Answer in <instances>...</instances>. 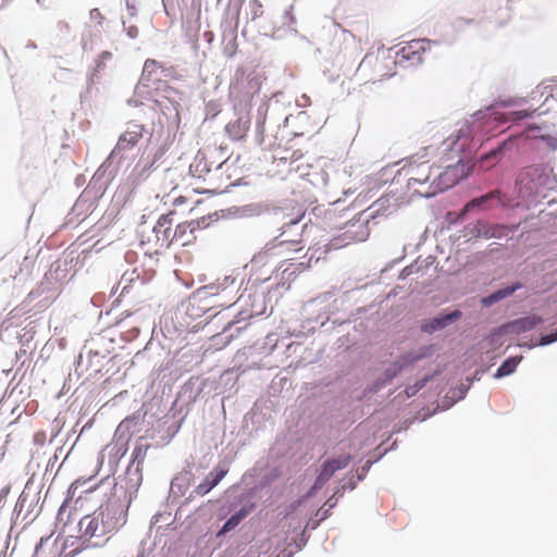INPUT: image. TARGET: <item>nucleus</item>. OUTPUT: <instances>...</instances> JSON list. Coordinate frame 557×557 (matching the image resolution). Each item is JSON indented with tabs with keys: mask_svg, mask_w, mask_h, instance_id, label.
<instances>
[{
	"mask_svg": "<svg viewBox=\"0 0 557 557\" xmlns=\"http://www.w3.org/2000/svg\"><path fill=\"white\" fill-rule=\"evenodd\" d=\"M127 512L124 503L116 497L109 498L97 511L79 520V531L86 540L103 539L125 524Z\"/></svg>",
	"mask_w": 557,
	"mask_h": 557,
	"instance_id": "obj_1",
	"label": "nucleus"
},
{
	"mask_svg": "<svg viewBox=\"0 0 557 557\" xmlns=\"http://www.w3.org/2000/svg\"><path fill=\"white\" fill-rule=\"evenodd\" d=\"M397 61L385 50L368 53L360 62L356 75L363 84H375L395 74Z\"/></svg>",
	"mask_w": 557,
	"mask_h": 557,
	"instance_id": "obj_2",
	"label": "nucleus"
},
{
	"mask_svg": "<svg viewBox=\"0 0 557 557\" xmlns=\"http://www.w3.org/2000/svg\"><path fill=\"white\" fill-rule=\"evenodd\" d=\"M260 85L257 76L245 75V71L238 69L235 82L231 84L230 92L235 98L250 101L260 91Z\"/></svg>",
	"mask_w": 557,
	"mask_h": 557,
	"instance_id": "obj_3",
	"label": "nucleus"
},
{
	"mask_svg": "<svg viewBox=\"0 0 557 557\" xmlns=\"http://www.w3.org/2000/svg\"><path fill=\"white\" fill-rule=\"evenodd\" d=\"M469 174V165L466 162L458 160L456 164L447 165L445 171L440 173L434 182H436V186L440 189H448L455 186L460 180L466 178Z\"/></svg>",
	"mask_w": 557,
	"mask_h": 557,
	"instance_id": "obj_4",
	"label": "nucleus"
},
{
	"mask_svg": "<svg viewBox=\"0 0 557 557\" xmlns=\"http://www.w3.org/2000/svg\"><path fill=\"white\" fill-rule=\"evenodd\" d=\"M432 41L428 39H414L406 42L397 52L399 61H407L410 64H419L423 54L430 51Z\"/></svg>",
	"mask_w": 557,
	"mask_h": 557,
	"instance_id": "obj_5",
	"label": "nucleus"
},
{
	"mask_svg": "<svg viewBox=\"0 0 557 557\" xmlns=\"http://www.w3.org/2000/svg\"><path fill=\"white\" fill-rule=\"evenodd\" d=\"M351 461L350 455H343L337 458H333L329 461H326L320 473L318 474L315 482L312 486L313 490L321 488L327 481L331 480V478L334 475V473L337 470L346 468Z\"/></svg>",
	"mask_w": 557,
	"mask_h": 557,
	"instance_id": "obj_6",
	"label": "nucleus"
},
{
	"mask_svg": "<svg viewBox=\"0 0 557 557\" xmlns=\"http://www.w3.org/2000/svg\"><path fill=\"white\" fill-rule=\"evenodd\" d=\"M403 170L408 177V185L416 186L424 184L431 178L432 164L429 161L421 163L410 162Z\"/></svg>",
	"mask_w": 557,
	"mask_h": 557,
	"instance_id": "obj_7",
	"label": "nucleus"
},
{
	"mask_svg": "<svg viewBox=\"0 0 557 557\" xmlns=\"http://www.w3.org/2000/svg\"><path fill=\"white\" fill-rule=\"evenodd\" d=\"M173 212H170L168 214H162L154 227L153 232L157 237V243L160 248H169L173 244V232L171 226L173 223L172 219Z\"/></svg>",
	"mask_w": 557,
	"mask_h": 557,
	"instance_id": "obj_8",
	"label": "nucleus"
},
{
	"mask_svg": "<svg viewBox=\"0 0 557 557\" xmlns=\"http://www.w3.org/2000/svg\"><path fill=\"white\" fill-rule=\"evenodd\" d=\"M143 138V127L134 125L132 129L125 131L119 138L115 151H127L133 149Z\"/></svg>",
	"mask_w": 557,
	"mask_h": 557,
	"instance_id": "obj_9",
	"label": "nucleus"
},
{
	"mask_svg": "<svg viewBox=\"0 0 557 557\" xmlns=\"http://www.w3.org/2000/svg\"><path fill=\"white\" fill-rule=\"evenodd\" d=\"M250 126V117L248 114L238 116L236 120L230 121L226 124L225 131L228 136L234 140L245 138Z\"/></svg>",
	"mask_w": 557,
	"mask_h": 557,
	"instance_id": "obj_10",
	"label": "nucleus"
},
{
	"mask_svg": "<svg viewBox=\"0 0 557 557\" xmlns=\"http://www.w3.org/2000/svg\"><path fill=\"white\" fill-rule=\"evenodd\" d=\"M226 469L216 468L213 472L209 473L206 476L203 482L196 486L194 493L198 496H205L221 482V480L226 475Z\"/></svg>",
	"mask_w": 557,
	"mask_h": 557,
	"instance_id": "obj_11",
	"label": "nucleus"
},
{
	"mask_svg": "<svg viewBox=\"0 0 557 557\" xmlns=\"http://www.w3.org/2000/svg\"><path fill=\"white\" fill-rule=\"evenodd\" d=\"M238 52L237 33L235 29L224 32L222 35V53L227 59H233Z\"/></svg>",
	"mask_w": 557,
	"mask_h": 557,
	"instance_id": "obj_12",
	"label": "nucleus"
},
{
	"mask_svg": "<svg viewBox=\"0 0 557 557\" xmlns=\"http://www.w3.org/2000/svg\"><path fill=\"white\" fill-rule=\"evenodd\" d=\"M194 227L190 223H180L173 232V244L187 246L194 240Z\"/></svg>",
	"mask_w": 557,
	"mask_h": 557,
	"instance_id": "obj_13",
	"label": "nucleus"
},
{
	"mask_svg": "<svg viewBox=\"0 0 557 557\" xmlns=\"http://www.w3.org/2000/svg\"><path fill=\"white\" fill-rule=\"evenodd\" d=\"M521 287L520 284H516V285H512V286H508V287H505V288H502L491 295H488L487 297H484L482 299V304L483 306L487 307V306H492L493 304L510 296L511 294H513L517 289H519Z\"/></svg>",
	"mask_w": 557,
	"mask_h": 557,
	"instance_id": "obj_14",
	"label": "nucleus"
},
{
	"mask_svg": "<svg viewBox=\"0 0 557 557\" xmlns=\"http://www.w3.org/2000/svg\"><path fill=\"white\" fill-rule=\"evenodd\" d=\"M494 199H497L500 201L499 190H493V191L487 193L484 196L472 199L465 206L463 211L469 212L472 209H474L476 207H482V206L486 205L488 201L494 200Z\"/></svg>",
	"mask_w": 557,
	"mask_h": 557,
	"instance_id": "obj_15",
	"label": "nucleus"
},
{
	"mask_svg": "<svg viewBox=\"0 0 557 557\" xmlns=\"http://www.w3.org/2000/svg\"><path fill=\"white\" fill-rule=\"evenodd\" d=\"M520 360H521V358H516V357L508 358L497 369L495 376L496 377H502V376H506V375L511 374L512 372H515V370H516L517 366L519 364Z\"/></svg>",
	"mask_w": 557,
	"mask_h": 557,
	"instance_id": "obj_16",
	"label": "nucleus"
},
{
	"mask_svg": "<svg viewBox=\"0 0 557 557\" xmlns=\"http://www.w3.org/2000/svg\"><path fill=\"white\" fill-rule=\"evenodd\" d=\"M459 317H460V312L455 311L451 314H447L443 318H436L433 321L432 327L433 329H442L445 325H447L448 322L454 321V320L458 319Z\"/></svg>",
	"mask_w": 557,
	"mask_h": 557,
	"instance_id": "obj_17",
	"label": "nucleus"
},
{
	"mask_svg": "<svg viewBox=\"0 0 557 557\" xmlns=\"http://www.w3.org/2000/svg\"><path fill=\"white\" fill-rule=\"evenodd\" d=\"M491 225L483 221H478L470 231V234L474 237H484V233H488Z\"/></svg>",
	"mask_w": 557,
	"mask_h": 557,
	"instance_id": "obj_18",
	"label": "nucleus"
},
{
	"mask_svg": "<svg viewBox=\"0 0 557 557\" xmlns=\"http://www.w3.org/2000/svg\"><path fill=\"white\" fill-rule=\"evenodd\" d=\"M488 233H484V238H500L507 234V228L503 225H491Z\"/></svg>",
	"mask_w": 557,
	"mask_h": 557,
	"instance_id": "obj_19",
	"label": "nucleus"
},
{
	"mask_svg": "<svg viewBox=\"0 0 557 557\" xmlns=\"http://www.w3.org/2000/svg\"><path fill=\"white\" fill-rule=\"evenodd\" d=\"M542 322V319L541 318H537V317H530V318H525V319H522V320H518L515 322L516 325H520L521 329L523 330H530L532 327H534L536 324L541 323Z\"/></svg>",
	"mask_w": 557,
	"mask_h": 557,
	"instance_id": "obj_20",
	"label": "nucleus"
},
{
	"mask_svg": "<svg viewBox=\"0 0 557 557\" xmlns=\"http://www.w3.org/2000/svg\"><path fill=\"white\" fill-rule=\"evenodd\" d=\"M300 244L299 240H288L282 239L278 244L280 247H284L285 250H293L295 252L301 251L304 247H298Z\"/></svg>",
	"mask_w": 557,
	"mask_h": 557,
	"instance_id": "obj_21",
	"label": "nucleus"
},
{
	"mask_svg": "<svg viewBox=\"0 0 557 557\" xmlns=\"http://www.w3.org/2000/svg\"><path fill=\"white\" fill-rule=\"evenodd\" d=\"M534 111L535 110H533L532 112H529L528 110L512 111V112L508 113L507 120L508 121L522 120V119L531 116Z\"/></svg>",
	"mask_w": 557,
	"mask_h": 557,
	"instance_id": "obj_22",
	"label": "nucleus"
},
{
	"mask_svg": "<svg viewBox=\"0 0 557 557\" xmlns=\"http://www.w3.org/2000/svg\"><path fill=\"white\" fill-rule=\"evenodd\" d=\"M252 18L260 17L263 14V7L260 1L252 0L250 2Z\"/></svg>",
	"mask_w": 557,
	"mask_h": 557,
	"instance_id": "obj_23",
	"label": "nucleus"
},
{
	"mask_svg": "<svg viewBox=\"0 0 557 557\" xmlns=\"http://www.w3.org/2000/svg\"><path fill=\"white\" fill-rule=\"evenodd\" d=\"M428 381H429V377L426 376V377L420 380L419 382H417V384L414 386L407 387L406 388L407 396L414 395L419 389L424 387V385L426 384Z\"/></svg>",
	"mask_w": 557,
	"mask_h": 557,
	"instance_id": "obj_24",
	"label": "nucleus"
},
{
	"mask_svg": "<svg viewBox=\"0 0 557 557\" xmlns=\"http://www.w3.org/2000/svg\"><path fill=\"white\" fill-rule=\"evenodd\" d=\"M69 513H67V500H65L61 507L59 508V512H58V521L59 522H64V524L67 523V520H69Z\"/></svg>",
	"mask_w": 557,
	"mask_h": 557,
	"instance_id": "obj_25",
	"label": "nucleus"
},
{
	"mask_svg": "<svg viewBox=\"0 0 557 557\" xmlns=\"http://www.w3.org/2000/svg\"><path fill=\"white\" fill-rule=\"evenodd\" d=\"M239 524L237 517H231L223 525L222 532H228Z\"/></svg>",
	"mask_w": 557,
	"mask_h": 557,
	"instance_id": "obj_26",
	"label": "nucleus"
},
{
	"mask_svg": "<svg viewBox=\"0 0 557 557\" xmlns=\"http://www.w3.org/2000/svg\"><path fill=\"white\" fill-rule=\"evenodd\" d=\"M557 341V331L555 333L542 336L540 344L541 345H548Z\"/></svg>",
	"mask_w": 557,
	"mask_h": 557,
	"instance_id": "obj_27",
	"label": "nucleus"
},
{
	"mask_svg": "<svg viewBox=\"0 0 557 557\" xmlns=\"http://www.w3.org/2000/svg\"><path fill=\"white\" fill-rule=\"evenodd\" d=\"M112 58V53L109 51H103L99 54L97 66L100 69L106 61L110 60Z\"/></svg>",
	"mask_w": 557,
	"mask_h": 557,
	"instance_id": "obj_28",
	"label": "nucleus"
},
{
	"mask_svg": "<svg viewBox=\"0 0 557 557\" xmlns=\"http://www.w3.org/2000/svg\"><path fill=\"white\" fill-rule=\"evenodd\" d=\"M422 357H423V355H414V356L409 355L408 357H404V358L401 359V364H400V367L408 366V364H410V363H412V362H414V361L419 360V359H420V358H422Z\"/></svg>",
	"mask_w": 557,
	"mask_h": 557,
	"instance_id": "obj_29",
	"label": "nucleus"
},
{
	"mask_svg": "<svg viewBox=\"0 0 557 557\" xmlns=\"http://www.w3.org/2000/svg\"><path fill=\"white\" fill-rule=\"evenodd\" d=\"M89 14L90 18L97 21L99 24H101L104 18L99 9H92Z\"/></svg>",
	"mask_w": 557,
	"mask_h": 557,
	"instance_id": "obj_30",
	"label": "nucleus"
},
{
	"mask_svg": "<svg viewBox=\"0 0 557 557\" xmlns=\"http://www.w3.org/2000/svg\"><path fill=\"white\" fill-rule=\"evenodd\" d=\"M88 481H81V480H76L74 483H72V485L70 486V490L69 492L71 493L72 496L75 495L76 491L82 486L84 485L85 483H87Z\"/></svg>",
	"mask_w": 557,
	"mask_h": 557,
	"instance_id": "obj_31",
	"label": "nucleus"
},
{
	"mask_svg": "<svg viewBox=\"0 0 557 557\" xmlns=\"http://www.w3.org/2000/svg\"><path fill=\"white\" fill-rule=\"evenodd\" d=\"M158 66L157 61L154 60H147L144 64V72H152Z\"/></svg>",
	"mask_w": 557,
	"mask_h": 557,
	"instance_id": "obj_32",
	"label": "nucleus"
},
{
	"mask_svg": "<svg viewBox=\"0 0 557 557\" xmlns=\"http://www.w3.org/2000/svg\"><path fill=\"white\" fill-rule=\"evenodd\" d=\"M126 33L128 35L129 38H136L139 34V30H138V27L135 26V25H129L128 27H126Z\"/></svg>",
	"mask_w": 557,
	"mask_h": 557,
	"instance_id": "obj_33",
	"label": "nucleus"
},
{
	"mask_svg": "<svg viewBox=\"0 0 557 557\" xmlns=\"http://www.w3.org/2000/svg\"><path fill=\"white\" fill-rule=\"evenodd\" d=\"M499 151L498 150H494L492 151L491 153H487L485 154L483 158H482V161L484 160H488L491 158H496L498 156Z\"/></svg>",
	"mask_w": 557,
	"mask_h": 557,
	"instance_id": "obj_34",
	"label": "nucleus"
},
{
	"mask_svg": "<svg viewBox=\"0 0 557 557\" xmlns=\"http://www.w3.org/2000/svg\"><path fill=\"white\" fill-rule=\"evenodd\" d=\"M233 517H237V520L240 523V521L246 517V511L242 509L235 515H233Z\"/></svg>",
	"mask_w": 557,
	"mask_h": 557,
	"instance_id": "obj_35",
	"label": "nucleus"
},
{
	"mask_svg": "<svg viewBox=\"0 0 557 557\" xmlns=\"http://www.w3.org/2000/svg\"><path fill=\"white\" fill-rule=\"evenodd\" d=\"M233 517H237V520L240 523V521L246 517V511L242 509L235 515H233Z\"/></svg>",
	"mask_w": 557,
	"mask_h": 557,
	"instance_id": "obj_36",
	"label": "nucleus"
},
{
	"mask_svg": "<svg viewBox=\"0 0 557 557\" xmlns=\"http://www.w3.org/2000/svg\"><path fill=\"white\" fill-rule=\"evenodd\" d=\"M233 517H237V520L240 523V521L246 517V511L242 509L235 515H233Z\"/></svg>",
	"mask_w": 557,
	"mask_h": 557,
	"instance_id": "obj_37",
	"label": "nucleus"
},
{
	"mask_svg": "<svg viewBox=\"0 0 557 557\" xmlns=\"http://www.w3.org/2000/svg\"><path fill=\"white\" fill-rule=\"evenodd\" d=\"M201 164H202V159H197L196 163L193 164L190 168H191V170L194 169L195 172H198V170L201 166Z\"/></svg>",
	"mask_w": 557,
	"mask_h": 557,
	"instance_id": "obj_38",
	"label": "nucleus"
},
{
	"mask_svg": "<svg viewBox=\"0 0 557 557\" xmlns=\"http://www.w3.org/2000/svg\"><path fill=\"white\" fill-rule=\"evenodd\" d=\"M458 139H459V136H457L455 139H453L451 145H455Z\"/></svg>",
	"mask_w": 557,
	"mask_h": 557,
	"instance_id": "obj_39",
	"label": "nucleus"
},
{
	"mask_svg": "<svg viewBox=\"0 0 557 557\" xmlns=\"http://www.w3.org/2000/svg\"><path fill=\"white\" fill-rule=\"evenodd\" d=\"M544 89H548V86H544ZM549 96H553L552 95V88L549 87Z\"/></svg>",
	"mask_w": 557,
	"mask_h": 557,
	"instance_id": "obj_40",
	"label": "nucleus"
},
{
	"mask_svg": "<svg viewBox=\"0 0 557 557\" xmlns=\"http://www.w3.org/2000/svg\"><path fill=\"white\" fill-rule=\"evenodd\" d=\"M529 128L530 129H539L540 127L539 126H530Z\"/></svg>",
	"mask_w": 557,
	"mask_h": 557,
	"instance_id": "obj_41",
	"label": "nucleus"
},
{
	"mask_svg": "<svg viewBox=\"0 0 557 557\" xmlns=\"http://www.w3.org/2000/svg\"><path fill=\"white\" fill-rule=\"evenodd\" d=\"M94 488V486H89L86 491L89 492Z\"/></svg>",
	"mask_w": 557,
	"mask_h": 557,
	"instance_id": "obj_42",
	"label": "nucleus"
},
{
	"mask_svg": "<svg viewBox=\"0 0 557 557\" xmlns=\"http://www.w3.org/2000/svg\"><path fill=\"white\" fill-rule=\"evenodd\" d=\"M140 453V449H134V454Z\"/></svg>",
	"mask_w": 557,
	"mask_h": 557,
	"instance_id": "obj_43",
	"label": "nucleus"
},
{
	"mask_svg": "<svg viewBox=\"0 0 557 557\" xmlns=\"http://www.w3.org/2000/svg\"><path fill=\"white\" fill-rule=\"evenodd\" d=\"M140 453V449H134V454Z\"/></svg>",
	"mask_w": 557,
	"mask_h": 557,
	"instance_id": "obj_44",
	"label": "nucleus"
}]
</instances>
